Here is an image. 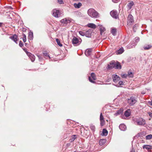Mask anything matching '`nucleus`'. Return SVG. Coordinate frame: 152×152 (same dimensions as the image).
Segmentation results:
<instances>
[{
	"instance_id": "nucleus-1",
	"label": "nucleus",
	"mask_w": 152,
	"mask_h": 152,
	"mask_svg": "<svg viewBox=\"0 0 152 152\" xmlns=\"http://www.w3.org/2000/svg\"><path fill=\"white\" fill-rule=\"evenodd\" d=\"M87 13L88 15L91 18H97L99 17V13L93 9H89L88 10Z\"/></svg>"
},
{
	"instance_id": "nucleus-2",
	"label": "nucleus",
	"mask_w": 152,
	"mask_h": 152,
	"mask_svg": "<svg viewBox=\"0 0 152 152\" xmlns=\"http://www.w3.org/2000/svg\"><path fill=\"white\" fill-rule=\"evenodd\" d=\"M137 98L134 96H131L128 98L127 103L130 106L134 105L137 102Z\"/></svg>"
},
{
	"instance_id": "nucleus-3",
	"label": "nucleus",
	"mask_w": 152,
	"mask_h": 152,
	"mask_svg": "<svg viewBox=\"0 0 152 152\" xmlns=\"http://www.w3.org/2000/svg\"><path fill=\"white\" fill-rule=\"evenodd\" d=\"M82 42L81 39L75 37H73L72 42L73 44L75 46H78Z\"/></svg>"
},
{
	"instance_id": "nucleus-4",
	"label": "nucleus",
	"mask_w": 152,
	"mask_h": 152,
	"mask_svg": "<svg viewBox=\"0 0 152 152\" xmlns=\"http://www.w3.org/2000/svg\"><path fill=\"white\" fill-rule=\"evenodd\" d=\"M110 64L113 65V68L116 69H121V68L120 63L118 61L115 62L114 61H112L110 62Z\"/></svg>"
},
{
	"instance_id": "nucleus-5",
	"label": "nucleus",
	"mask_w": 152,
	"mask_h": 152,
	"mask_svg": "<svg viewBox=\"0 0 152 152\" xmlns=\"http://www.w3.org/2000/svg\"><path fill=\"white\" fill-rule=\"evenodd\" d=\"M136 122L137 125L141 126H144L146 123L145 120L141 118L137 119Z\"/></svg>"
},
{
	"instance_id": "nucleus-6",
	"label": "nucleus",
	"mask_w": 152,
	"mask_h": 152,
	"mask_svg": "<svg viewBox=\"0 0 152 152\" xmlns=\"http://www.w3.org/2000/svg\"><path fill=\"white\" fill-rule=\"evenodd\" d=\"M52 15L54 17L58 18L61 16V12L58 10L54 9L52 11Z\"/></svg>"
},
{
	"instance_id": "nucleus-7",
	"label": "nucleus",
	"mask_w": 152,
	"mask_h": 152,
	"mask_svg": "<svg viewBox=\"0 0 152 152\" xmlns=\"http://www.w3.org/2000/svg\"><path fill=\"white\" fill-rule=\"evenodd\" d=\"M134 20L133 17L131 14H129L127 18V25L130 26L134 23Z\"/></svg>"
},
{
	"instance_id": "nucleus-8",
	"label": "nucleus",
	"mask_w": 152,
	"mask_h": 152,
	"mask_svg": "<svg viewBox=\"0 0 152 152\" xmlns=\"http://www.w3.org/2000/svg\"><path fill=\"white\" fill-rule=\"evenodd\" d=\"M89 80L91 83H95L94 80L96 79V77L94 73H92L91 74V77H89Z\"/></svg>"
},
{
	"instance_id": "nucleus-9",
	"label": "nucleus",
	"mask_w": 152,
	"mask_h": 152,
	"mask_svg": "<svg viewBox=\"0 0 152 152\" xmlns=\"http://www.w3.org/2000/svg\"><path fill=\"white\" fill-rule=\"evenodd\" d=\"M60 22L64 26H65L68 23H70L71 21L68 19L65 18L61 20Z\"/></svg>"
},
{
	"instance_id": "nucleus-10",
	"label": "nucleus",
	"mask_w": 152,
	"mask_h": 152,
	"mask_svg": "<svg viewBox=\"0 0 152 152\" xmlns=\"http://www.w3.org/2000/svg\"><path fill=\"white\" fill-rule=\"evenodd\" d=\"M112 77L113 79V80L115 83H116L120 80V77L116 75H112Z\"/></svg>"
},
{
	"instance_id": "nucleus-11",
	"label": "nucleus",
	"mask_w": 152,
	"mask_h": 152,
	"mask_svg": "<svg viewBox=\"0 0 152 152\" xmlns=\"http://www.w3.org/2000/svg\"><path fill=\"white\" fill-rule=\"evenodd\" d=\"M110 13L112 17L115 19L117 18L118 17V14L116 11L113 10L110 12Z\"/></svg>"
},
{
	"instance_id": "nucleus-12",
	"label": "nucleus",
	"mask_w": 152,
	"mask_h": 152,
	"mask_svg": "<svg viewBox=\"0 0 152 152\" xmlns=\"http://www.w3.org/2000/svg\"><path fill=\"white\" fill-rule=\"evenodd\" d=\"M27 55L29 57L32 62L34 61L35 59V56L34 55L30 53L27 52H26Z\"/></svg>"
},
{
	"instance_id": "nucleus-13",
	"label": "nucleus",
	"mask_w": 152,
	"mask_h": 152,
	"mask_svg": "<svg viewBox=\"0 0 152 152\" xmlns=\"http://www.w3.org/2000/svg\"><path fill=\"white\" fill-rule=\"evenodd\" d=\"M10 38L13 40L16 44H18L17 41L18 40V36L16 34H14L11 36L10 37Z\"/></svg>"
},
{
	"instance_id": "nucleus-14",
	"label": "nucleus",
	"mask_w": 152,
	"mask_h": 152,
	"mask_svg": "<svg viewBox=\"0 0 152 152\" xmlns=\"http://www.w3.org/2000/svg\"><path fill=\"white\" fill-rule=\"evenodd\" d=\"M142 148L144 149H146L149 150L152 149V146L148 145H143Z\"/></svg>"
},
{
	"instance_id": "nucleus-15",
	"label": "nucleus",
	"mask_w": 152,
	"mask_h": 152,
	"mask_svg": "<svg viewBox=\"0 0 152 152\" xmlns=\"http://www.w3.org/2000/svg\"><path fill=\"white\" fill-rule=\"evenodd\" d=\"M91 30L90 29L88 30L85 32V36L88 37H90L91 36Z\"/></svg>"
},
{
	"instance_id": "nucleus-16",
	"label": "nucleus",
	"mask_w": 152,
	"mask_h": 152,
	"mask_svg": "<svg viewBox=\"0 0 152 152\" xmlns=\"http://www.w3.org/2000/svg\"><path fill=\"white\" fill-rule=\"evenodd\" d=\"M119 128L121 131H124L126 129V126L124 124H121L120 125Z\"/></svg>"
},
{
	"instance_id": "nucleus-17",
	"label": "nucleus",
	"mask_w": 152,
	"mask_h": 152,
	"mask_svg": "<svg viewBox=\"0 0 152 152\" xmlns=\"http://www.w3.org/2000/svg\"><path fill=\"white\" fill-rule=\"evenodd\" d=\"M152 47L151 45H146L143 46V48L144 50H147L150 49Z\"/></svg>"
},
{
	"instance_id": "nucleus-18",
	"label": "nucleus",
	"mask_w": 152,
	"mask_h": 152,
	"mask_svg": "<svg viewBox=\"0 0 152 152\" xmlns=\"http://www.w3.org/2000/svg\"><path fill=\"white\" fill-rule=\"evenodd\" d=\"M91 49H87L85 52V54L86 56H89L91 53Z\"/></svg>"
},
{
	"instance_id": "nucleus-19",
	"label": "nucleus",
	"mask_w": 152,
	"mask_h": 152,
	"mask_svg": "<svg viewBox=\"0 0 152 152\" xmlns=\"http://www.w3.org/2000/svg\"><path fill=\"white\" fill-rule=\"evenodd\" d=\"M131 110L129 109L125 111L124 113V115L126 117H128L131 115Z\"/></svg>"
},
{
	"instance_id": "nucleus-20",
	"label": "nucleus",
	"mask_w": 152,
	"mask_h": 152,
	"mask_svg": "<svg viewBox=\"0 0 152 152\" xmlns=\"http://www.w3.org/2000/svg\"><path fill=\"white\" fill-rule=\"evenodd\" d=\"M33 38V33L31 31L29 32L28 39L30 40H32Z\"/></svg>"
},
{
	"instance_id": "nucleus-21",
	"label": "nucleus",
	"mask_w": 152,
	"mask_h": 152,
	"mask_svg": "<svg viewBox=\"0 0 152 152\" xmlns=\"http://www.w3.org/2000/svg\"><path fill=\"white\" fill-rule=\"evenodd\" d=\"M74 6L75 8H79L80 7L82 6V4L81 3L79 2L77 3H74Z\"/></svg>"
},
{
	"instance_id": "nucleus-22",
	"label": "nucleus",
	"mask_w": 152,
	"mask_h": 152,
	"mask_svg": "<svg viewBox=\"0 0 152 152\" xmlns=\"http://www.w3.org/2000/svg\"><path fill=\"white\" fill-rule=\"evenodd\" d=\"M100 34L101 35H102L103 33L105 31V29L104 27L102 26H101L100 27Z\"/></svg>"
},
{
	"instance_id": "nucleus-23",
	"label": "nucleus",
	"mask_w": 152,
	"mask_h": 152,
	"mask_svg": "<svg viewBox=\"0 0 152 152\" xmlns=\"http://www.w3.org/2000/svg\"><path fill=\"white\" fill-rule=\"evenodd\" d=\"M43 53L45 58H46V57H49V58H50V57L49 56L48 53L46 51H43Z\"/></svg>"
},
{
	"instance_id": "nucleus-24",
	"label": "nucleus",
	"mask_w": 152,
	"mask_h": 152,
	"mask_svg": "<svg viewBox=\"0 0 152 152\" xmlns=\"http://www.w3.org/2000/svg\"><path fill=\"white\" fill-rule=\"evenodd\" d=\"M87 26L89 27H90L93 28H96V25L93 23H90L88 24Z\"/></svg>"
},
{
	"instance_id": "nucleus-25",
	"label": "nucleus",
	"mask_w": 152,
	"mask_h": 152,
	"mask_svg": "<svg viewBox=\"0 0 152 152\" xmlns=\"http://www.w3.org/2000/svg\"><path fill=\"white\" fill-rule=\"evenodd\" d=\"M105 139H101L99 141V144L100 145H102L105 143Z\"/></svg>"
},
{
	"instance_id": "nucleus-26",
	"label": "nucleus",
	"mask_w": 152,
	"mask_h": 152,
	"mask_svg": "<svg viewBox=\"0 0 152 152\" xmlns=\"http://www.w3.org/2000/svg\"><path fill=\"white\" fill-rule=\"evenodd\" d=\"M111 33L114 36H115L116 34V29L115 28H112L111 30Z\"/></svg>"
},
{
	"instance_id": "nucleus-27",
	"label": "nucleus",
	"mask_w": 152,
	"mask_h": 152,
	"mask_svg": "<svg viewBox=\"0 0 152 152\" xmlns=\"http://www.w3.org/2000/svg\"><path fill=\"white\" fill-rule=\"evenodd\" d=\"M134 5V3L133 1H131L128 5V7L129 10L132 8V7Z\"/></svg>"
},
{
	"instance_id": "nucleus-28",
	"label": "nucleus",
	"mask_w": 152,
	"mask_h": 152,
	"mask_svg": "<svg viewBox=\"0 0 152 152\" xmlns=\"http://www.w3.org/2000/svg\"><path fill=\"white\" fill-rule=\"evenodd\" d=\"M124 49L123 48H121L119 49L117 52V54H122L124 52Z\"/></svg>"
},
{
	"instance_id": "nucleus-29",
	"label": "nucleus",
	"mask_w": 152,
	"mask_h": 152,
	"mask_svg": "<svg viewBox=\"0 0 152 152\" xmlns=\"http://www.w3.org/2000/svg\"><path fill=\"white\" fill-rule=\"evenodd\" d=\"M76 135H73L72 136V137L71 139L69 140V141L70 142H72L73 141H74L75 139H76Z\"/></svg>"
},
{
	"instance_id": "nucleus-30",
	"label": "nucleus",
	"mask_w": 152,
	"mask_h": 152,
	"mask_svg": "<svg viewBox=\"0 0 152 152\" xmlns=\"http://www.w3.org/2000/svg\"><path fill=\"white\" fill-rule=\"evenodd\" d=\"M103 135L104 136H106L108 132L107 130L104 129H103L102 131Z\"/></svg>"
},
{
	"instance_id": "nucleus-31",
	"label": "nucleus",
	"mask_w": 152,
	"mask_h": 152,
	"mask_svg": "<svg viewBox=\"0 0 152 152\" xmlns=\"http://www.w3.org/2000/svg\"><path fill=\"white\" fill-rule=\"evenodd\" d=\"M113 85L117 87H119L120 85H123V82L122 81H120L118 82V84L117 85Z\"/></svg>"
},
{
	"instance_id": "nucleus-32",
	"label": "nucleus",
	"mask_w": 152,
	"mask_h": 152,
	"mask_svg": "<svg viewBox=\"0 0 152 152\" xmlns=\"http://www.w3.org/2000/svg\"><path fill=\"white\" fill-rule=\"evenodd\" d=\"M127 76L129 77H133V74L132 72L128 71V72Z\"/></svg>"
},
{
	"instance_id": "nucleus-33",
	"label": "nucleus",
	"mask_w": 152,
	"mask_h": 152,
	"mask_svg": "<svg viewBox=\"0 0 152 152\" xmlns=\"http://www.w3.org/2000/svg\"><path fill=\"white\" fill-rule=\"evenodd\" d=\"M91 129L94 132L95 130V126L93 124H91L90 126Z\"/></svg>"
},
{
	"instance_id": "nucleus-34",
	"label": "nucleus",
	"mask_w": 152,
	"mask_h": 152,
	"mask_svg": "<svg viewBox=\"0 0 152 152\" xmlns=\"http://www.w3.org/2000/svg\"><path fill=\"white\" fill-rule=\"evenodd\" d=\"M146 139L147 140H149L152 138V135L149 134L147 135L146 137Z\"/></svg>"
},
{
	"instance_id": "nucleus-35",
	"label": "nucleus",
	"mask_w": 152,
	"mask_h": 152,
	"mask_svg": "<svg viewBox=\"0 0 152 152\" xmlns=\"http://www.w3.org/2000/svg\"><path fill=\"white\" fill-rule=\"evenodd\" d=\"M138 26V25L137 24H135L134 25V26L133 27V31L135 32L136 31V30Z\"/></svg>"
},
{
	"instance_id": "nucleus-36",
	"label": "nucleus",
	"mask_w": 152,
	"mask_h": 152,
	"mask_svg": "<svg viewBox=\"0 0 152 152\" xmlns=\"http://www.w3.org/2000/svg\"><path fill=\"white\" fill-rule=\"evenodd\" d=\"M56 41L57 43V44L60 47L62 46V45L60 43V41L58 39H56Z\"/></svg>"
},
{
	"instance_id": "nucleus-37",
	"label": "nucleus",
	"mask_w": 152,
	"mask_h": 152,
	"mask_svg": "<svg viewBox=\"0 0 152 152\" xmlns=\"http://www.w3.org/2000/svg\"><path fill=\"white\" fill-rule=\"evenodd\" d=\"M23 41L24 42H25L26 40V36L25 34H23Z\"/></svg>"
},
{
	"instance_id": "nucleus-38",
	"label": "nucleus",
	"mask_w": 152,
	"mask_h": 152,
	"mask_svg": "<svg viewBox=\"0 0 152 152\" xmlns=\"http://www.w3.org/2000/svg\"><path fill=\"white\" fill-rule=\"evenodd\" d=\"M113 68V65H108L107 67V69H111Z\"/></svg>"
},
{
	"instance_id": "nucleus-39",
	"label": "nucleus",
	"mask_w": 152,
	"mask_h": 152,
	"mask_svg": "<svg viewBox=\"0 0 152 152\" xmlns=\"http://www.w3.org/2000/svg\"><path fill=\"white\" fill-rule=\"evenodd\" d=\"M100 121L104 120V118L102 115V113H101L100 114Z\"/></svg>"
},
{
	"instance_id": "nucleus-40",
	"label": "nucleus",
	"mask_w": 152,
	"mask_h": 152,
	"mask_svg": "<svg viewBox=\"0 0 152 152\" xmlns=\"http://www.w3.org/2000/svg\"><path fill=\"white\" fill-rule=\"evenodd\" d=\"M79 34L82 36H85V33L83 32L82 31H80L79 32Z\"/></svg>"
},
{
	"instance_id": "nucleus-41",
	"label": "nucleus",
	"mask_w": 152,
	"mask_h": 152,
	"mask_svg": "<svg viewBox=\"0 0 152 152\" xmlns=\"http://www.w3.org/2000/svg\"><path fill=\"white\" fill-rule=\"evenodd\" d=\"M135 42H136V43H137L140 40V38L139 37H137L135 38Z\"/></svg>"
},
{
	"instance_id": "nucleus-42",
	"label": "nucleus",
	"mask_w": 152,
	"mask_h": 152,
	"mask_svg": "<svg viewBox=\"0 0 152 152\" xmlns=\"http://www.w3.org/2000/svg\"><path fill=\"white\" fill-rule=\"evenodd\" d=\"M100 125L101 126H102L104 125V120L100 121Z\"/></svg>"
},
{
	"instance_id": "nucleus-43",
	"label": "nucleus",
	"mask_w": 152,
	"mask_h": 152,
	"mask_svg": "<svg viewBox=\"0 0 152 152\" xmlns=\"http://www.w3.org/2000/svg\"><path fill=\"white\" fill-rule=\"evenodd\" d=\"M127 75L126 74H123L121 75L122 77L124 78H126L127 77Z\"/></svg>"
},
{
	"instance_id": "nucleus-44",
	"label": "nucleus",
	"mask_w": 152,
	"mask_h": 152,
	"mask_svg": "<svg viewBox=\"0 0 152 152\" xmlns=\"http://www.w3.org/2000/svg\"><path fill=\"white\" fill-rule=\"evenodd\" d=\"M19 46L20 47H22L23 46V43L21 41H20V42H19Z\"/></svg>"
},
{
	"instance_id": "nucleus-45",
	"label": "nucleus",
	"mask_w": 152,
	"mask_h": 152,
	"mask_svg": "<svg viewBox=\"0 0 152 152\" xmlns=\"http://www.w3.org/2000/svg\"><path fill=\"white\" fill-rule=\"evenodd\" d=\"M58 2L60 4H62L63 3V1L62 0H58Z\"/></svg>"
},
{
	"instance_id": "nucleus-46",
	"label": "nucleus",
	"mask_w": 152,
	"mask_h": 152,
	"mask_svg": "<svg viewBox=\"0 0 152 152\" xmlns=\"http://www.w3.org/2000/svg\"><path fill=\"white\" fill-rule=\"evenodd\" d=\"M38 58L40 61H42V58L41 57V56L40 55L37 56Z\"/></svg>"
},
{
	"instance_id": "nucleus-47",
	"label": "nucleus",
	"mask_w": 152,
	"mask_h": 152,
	"mask_svg": "<svg viewBox=\"0 0 152 152\" xmlns=\"http://www.w3.org/2000/svg\"><path fill=\"white\" fill-rule=\"evenodd\" d=\"M128 48L130 49L133 48V46H131L130 44L128 45L127 46Z\"/></svg>"
},
{
	"instance_id": "nucleus-48",
	"label": "nucleus",
	"mask_w": 152,
	"mask_h": 152,
	"mask_svg": "<svg viewBox=\"0 0 152 152\" xmlns=\"http://www.w3.org/2000/svg\"><path fill=\"white\" fill-rule=\"evenodd\" d=\"M148 114L150 117H152V113L149 112L148 113Z\"/></svg>"
},
{
	"instance_id": "nucleus-49",
	"label": "nucleus",
	"mask_w": 152,
	"mask_h": 152,
	"mask_svg": "<svg viewBox=\"0 0 152 152\" xmlns=\"http://www.w3.org/2000/svg\"><path fill=\"white\" fill-rule=\"evenodd\" d=\"M130 152H135L134 149L133 148H132Z\"/></svg>"
},
{
	"instance_id": "nucleus-50",
	"label": "nucleus",
	"mask_w": 152,
	"mask_h": 152,
	"mask_svg": "<svg viewBox=\"0 0 152 152\" xmlns=\"http://www.w3.org/2000/svg\"><path fill=\"white\" fill-rule=\"evenodd\" d=\"M148 103L149 104L152 106V98H151V101H149Z\"/></svg>"
},
{
	"instance_id": "nucleus-51",
	"label": "nucleus",
	"mask_w": 152,
	"mask_h": 152,
	"mask_svg": "<svg viewBox=\"0 0 152 152\" xmlns=\"http://www.w3.org/2000/svg\"><path fill=\"white\" fill-rule=\"evenodd\" d=\"M141 93H142V94H145V93L144 91H142L141 92Z\"/></svg>"
},
{
	"instance_id": "nucleus-52",
	"label": "nucleus",
	"mask_w": 152,
	"mask_h": 152,
	"mask_svg": "<svg viewBox=\"0 0 152 152\" xmlns=\"http://www.w3.org/2000/svg\"><path fill=\"white\" fill-rule=\"evenodd\" d=\"M148 152H152L151 151H150H150L148 150Z\"/></svg>"
},
{
	"instance_id": "nucleus-53",
	"label": "nucleus",
	"mask_w": 152,
	"mask_h": 152,
	"mask_svg": "<svg viewBox=\"0 0 152 152\" xmlns=\"http://www.w3.org/2000/svg\"><path fill=\"white\" fill-rule=\"evenodd\" d=\"M2 24V23H0V26H1Z\"/></svg>"
},
{
	"instance_id": "nucleus-54",
	"label": "nucleus",
	"mask_w": 152,
	"mask_h": 152,
	"mask_svg": "<svg viewBox=\"0 0 152 152\" xmlns=\"http://www.w3.org/2000/svg\"><path fill=\"white\" fill-rule=\"evenodd\" d=\"M25 28H24V29H23V30H25Z\"/></svg>"
},
{
	"instance_id": "nucleus-55",
	"label": "nucleus",
	"mask_w": 152,
	"mask_h": 152,
	"mask_svg": "<svg viewBox=\"0 0 152 152\" xmlns=\"http://www.w3.org/2000/svg\"><path fill=\"white\" fill-rule=\"evenodd\" d=\"M143 143H144V142H143V141H142V142Z\"/></svg>"
},
{
	"instance_id": "nucleus-56",
	"label": "nucleus",
	"mask_w": 152,
	"mask_h": 152,
	"mask_svg": "<svg viewBox=\"0 0 152 152\" xmlns=\"http://www.w3.org/2000/svg\"><path fill=\"white\" fill-rule=\"evenodd\" d=\"M143 143H144V142H143V141H142V142Z\"/></svg>"
}]
</instances>
